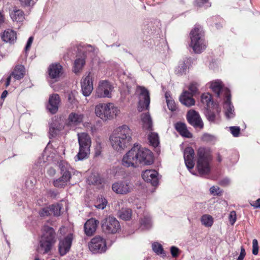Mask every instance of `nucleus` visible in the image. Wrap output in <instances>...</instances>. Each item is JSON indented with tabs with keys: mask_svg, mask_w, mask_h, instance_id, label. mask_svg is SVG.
Returning a JSON list of instances; mask_svg holds the SVG:
<instances>
[{
	"mask_svg": "<svg viewBox=\"0 0 260 260\" xmlns=\"http://www.w3.org/2000/svg\"><path fill=\"white\" fill-rule=\"evenodd\" d=\"M153 162V156L151 151L142 147L138 144H134L131 150L123 155L121 161L123 166L133 168L141 165H150Z\"/></svg>",
	"mask_w": 260,
	"mask_h": 260,
	"instance_id": "nucleus-1",
	"label": "nucleus"
},
{
	"mask_svg": "<svg viewBox=\"0 0 260 260\" xmlns=\"http://www.w3.org/2000/svg\"><path fill=\"white\" fill-rule=\"evenodd\" d=\"M132 132L126 125L117 127L110 137L111 145L117 151L121 152L127 148L132 141Z\"/></svg>",
	"mask_w": 260,
	"mask_h": 260,
	"instance_id": "nucleus-2",
	"label": "nucleus"
},
{
	"mask_svg": "<svg viewBox=\"0 0 260 260\" xmlns=\"http://www.w3.org/2000/svg\"><path fill=\"white\" fill-rule=\"evenodd\" d=\"M42 235L37 251L41 254L48 253L54 244L55 233L54 229L48 225H44L42 229Z\"/></svg>",
	"mask_w": 260,
	"mask_h": 260,
	"instance_id": "nucleus-3",
	"label": "nucleus"
},
{
	"mask_svg": "<svg viewBox=\"0 0 260 260\" xmlns=\"http://www.w3.org/2000/svg\"><path fill=\"white\" fill-rule=\"evenodd\" d=\"M94 112L97 117L104 121L111 120L117 116L119 109L112 103H99L95 107Z\"/></svg>",
	"mask_w": 260,
	"mask_h": 260,
	"instance_id": "nucleus-4",
	"label": "nucleus"
},
{
	"mask_svg": "<svg viewBox=\"0 0 260 260\" xmlns=\"http://www.w3.org/2000/svg\"><path fill=\"white\" fill-rule=\"evenodd\" d=\"M197 168L199 173L203 175L208 174L211 171L212 156L210 151L205 148H200L197 151Z\"/></svg>",
	"mask_w": 260,
	"mask_h": 260,
	"instance_id": "nucleus-5",
	"label": "nucleus"
},
{
	"mask_svg": "<svg viewBox=\"0 0 260 260\" xmlns=\"http://www.w3.org/2000/svg\"><path fill=\"white\" fill-rule=\"evenodd\" d=\"M191 42L190 46L196 53H201L206 48L205 40L203 37L204 32L202 27L199 25H196L190 32Z\"/></svg>",
	"mask_w": 260,
	"mask_h": 260,
	"instance_id": "nucleus-6",
	"label": "nucleus"
},
{
	"mask_svg": "<svg viewBox=\"0 0 260 260\" xmlns=\"http://www.w3.org/2000/svg\"><path fill=\"white\" fill-rule=\"evenodd\" d=\"M78 139L79 150L76 156L78 160H82L87 158L90 154L91 140L89 135L86 133L78 134Z\"/></svg>",
	"mask_w": 260,
	"mask_h": 260,
	"instance_id": "nucleus-7",
	"label": "nucleus"
},
{
	"mask_svg": "<svg viewBox=\"0 0 260 260\" xmlns=\"http://www.w3.org/2000/svg\"><path fill=\"white\" fill-rule=\"evenodd\" d=\"M61 170V176L53 182V185L57 188L65 187L70 182L71 178V167L69 164L64 161H61L59 164Z\"/></svg>",
	"mask_w": 260,
	"mask_h": 260,
	"instance_id": "nucleus-8",
	"label": "nucleus"
},
{
	"mask_svg": "<svg viewBox=\"0 0 260 260\" xmlns=\"http://www.w3.org/2000/svg\"><path fill=\"white\" fill-rule=\"evenodd\" d=\"M103 232L106 234H114L120 230L119 222L114 216H109L101 221Z\"/></svg>",
	"mask_w": 260,
	"mask_h": 260,
	"instance_id": "nucleus-9",
	"label": "nucleus"
},
{
	"mask_svg": "<svg viewBox=\"0 0 260 260\" xmlns=\"http://www.w3.org/2000/svg\"><path fill=\"white\" fill-rule=\"evenodd\" d=\"M88 248L93 253H102L107 249L106 240L103 237L96 236L88 243Z\"/></svg>",
	"mask_w": 260,
	"mask_h": 260,
	"instance_id": "nucleus-10",
	"label": "nucleus"
},
{
	"mask_svg": "<svg viewBox=\"0 0 260 260\" xmlns=\"http://www.w3.org/2000/svg\"><path fill=\"white\" fill-rule=\"evenodd\" d=\"M136 92L139 95L138 110L142 111L148 109L150 99L148 90L144 87L138 86Z\"/></svg>",
	"mask_w": 260,
	"mask_h": 260,
	"instance_id": "nucleus-11",
	"label": "nucleus"
},
{
	"mask_svg": "<svg viewBox=\"0 0 260 260\" xmlns=\"http://www.w3.org/2000/svg\"><path fill=\"white\" fill-rule=\"evenodd\" d=\"M113 86L107 80L101 81L96 89L95 95L98 98H110Z\"/></svg>",
	"mask_w": 260,
	"mask_h": 260,
	"instance_id": "nucleus-12",
	"label": "nucleus"
},
{
	"mask_svg": "<svg viewBox=\"0 0 260 260\" xmlns=\"http://www.w3.org/2000/svg\"><path fill=\"white\" fill-rule=\"evenodd\" d=\"M186 119L188 122L195 128H203V121L199 113L195 110H189L186 114Z\"/></svg>",
	"mask_w": 260,
	"mask_h": 260,
	"instance_id": "nucleus-13",
	"label": "nucleus"
},
{
	"mask_svg": "<svg viewBox=\"0 0 260 260\" xmlns=\"http://www.w3.org/2000/svg\"><path fill=\"white\" fill-rule=\"evenodd\" d=\"M133 184L128 181H120L115 182L112 185V189L117 194H126L133 190Z\"/></svg>",
	"mask_w": 260,
	"mask_h": 260,
	"instance_id": "nucleus-14",
	"label": "nucleus"
},
{
	"mask_svg": "<svg viewBox=\"0 0 260 260\" xmlns=\"http://www.w3.org/2000/svg\"><path fill=\"white\" fill-rule=\"evenodd\" d=\"M81 88L83 95L89 96L93 90L92 78L91 73L89 72L85 77H83L81 82Z\"/></svg>",
	"mask_w": 260,
	"mask_h": 260,
	"instance_id": "nucleus-15",
	"label": "nucleus"
},
{
	"mask_svg": "<svg viewBox=\"0 0 260 260\" xmlns=\"http://www.w3.org/2000/svg\"><path fill=\"white\" fill-rule=\"evenodd\" d=\"M48 72L49 78L57 81L63 74V68L59 63H52L49 66Z\"/></svg>",
	"mask_w": 260,
	"mask_h": 260,
	"instance_id": "nucleus-16",
	"label": "nucleus"
},
{
	"mask_svg": "<svg viewBox=\"0 0 260 260\" xmlns=\"http://www.w3.org/2000/svg\"><path fill=\"white\" fill-rule=\"evenodd\" d=\"M73 239V234H70L63 240L60 241L58 245V250L61 255H64L69 251Z\"/></svg>",
	"mask_w": 260,
	"mask_h": 260,
	"instance_id": "nucleus-17",
	"label": "nucleus"
},
{
	"mask_svg": "<svg viewBox=\"0 0 260 260\" xmlns=\"http://www.w3.org/2000/svg\"><path fill=\"white\" fill-rule=\"evenodd\" d=\"M60 99L58 94H53L50 95L47 105V109L52 114H55L58 109Z\"/></svg>",
	"mask_w": 260,
	"mask_h": 260,
	"instance_id": "nucleus-18",
	"label": "nucleus"
},
{
	"mask_svg": "<svg viewBox=\"0 0 260 260\" xmlns=\"http://www.w3.org/2000/svg\"><path fill=\"white\" fill-rule=\"evenodd\" d=\"M158 173L154 170H147L143 172L142 176L146 182H150L153 186H156L158 183Z\"/></svg>",
	"mask_w": 260,
	"mask_h": 260,
	"instance_id": "nucleus-19",
	"label": "nucleus"
},
{
	"mask_svg": "<svg viewBox=\"0 0 260 260\" xmlns=\"http://www.w3.org/2000/svg\"><path fill=\"white\" fill-rule=\"evenodd\" d=\"M194 151L192 148L189 147L185 148L184 152V158L186 166L188 169H191L194 167Z\"/></svg>",
	"mask_w": 260,
	"mask_h": 260,
	"instance_id": "nucleus-20",
	"label": "nucleus"
},
{
	"mask_svg": "<svg viewBox=\"0 0 260 260\" xmlns=\"http://www.w3.org/2000/svg\"><path fill=\"white\" fill-rule=\"evenodd\" d=\"M99 221L94 218L88 219L84 224V231L87 236H91L95 232Z\"/></svg>",
	"mask_w": 260,
	"mask_h": 260,
	"instance_id": "nucleus-21",
	"label": "nucleus"
},
{
	"mask_svg": "<svg viewBox=\"0 0 260 260\" xmlns=\"http://www.w3.org/2000/svg\"><path fill=\"white\" fill-rule=\"evenodd\" d=\"M193 95L187 91H184L179 98L180 102L187 107H190L195 104V100L192 98Z\"/></svg>",
	"mask_w": 260,
	"mask_h": 260,
	"instance_id": "nucleus-22",
	"label": "nucleus"
},
{
	"mask_svg": "<svg viewBox=\"0 0 260 260\" xmlns=\"http://www.w3.org/2000/svg\"><path fill=\"white\" fill-rule=\"evenodd\" d=\"M63 129V126L58 120H55L50 124L49 138L55 137Z\"/></svg>",
	"mask_w": 260,
	"mask_h": 260,
	"instance_id": "nucleus-23",
	"label": "nucleus"
},
{
	"mask_svg": "<svg viewBox=\"0 0 260 260\" xmlns=\"http://www.w3.org/2000/svg\"><path fill=\"white\" fill-rule=\"evenodd\" d=\"M175 128L179 134L185 138H191L192 134L189 132L185 123L182 122H177L175 124Z\"/></svg>",
	"mask_w": 260,
	"mask_h": 260,
	"instance_id": "nucleus-24",
	"label": "nucleus"
},
{
	"mask_svg": "<svg viewBox=\"0 0 260 260\" xmlns=\"http://www.w3.org/2000/svg\"><path fill=\"white\" fill-rule=\"evenodd\" d=\"M226 100L224 103V108L226 110L225 115L228 118H231L233 117V106L231 104V94L228 90L225 91Z\"/></svg>",
	"mask_w": 260,
	"mask_h": 260,
	"instance_id": "nucleus-25",
	"label": "nucleus"
},
{
	"mask_svg": "<svg viewBox=\"0 0 260 260\" xmlns=\"http://www.w3.org/2000/svg\"><path fill=\"white\" fill-rule=\"evenodd\" d=\"M1 37L4 41L11 44L14 43L17 39L16 32L10 29L5 30Z\"/></svg>",
	"mask_w": 260,
	"mask_h": 260,
	"instance_id": "nucleus-26",
	"label": "nucleus"
},
{
	"mask_svg": "<svg viewBox=\"0 0 260 260\" xmlns=\"http://www.w3.org/2000/svg\"><path fill=\"white\" fill-rule=\"evenodd\" d=\"M220 110L219 108L217 107L216 108V112L212 111L210 110L207 109L205 113V116L209 121L215 123L220 119Z\"/></svg>",
	"mask_w": 260,
	"mask_h": 260,
	"instance_id": "nucleus-27",
	"label": "nucleus"
},
{
	"mask_svg": "<svg viewBox=\"0 0 260 260\" xmlns=\"http://www.w3.org/2000/svg\"><path fill=\"white\" fill-rule=\"evenodd\" d=\"M11 74V76H12L15 80H20L22 79L25 75V68L21 64L17 65Z\"/></svg>",
	"mask_w": 260,
	"mask_h": 260,
	"instance_id": "nucleus-28",
	"label": "nucleus"
},
{
	"mask_svg": "<svg viewBox=\"0 0 260 260\" xmlns=\"http://www.w3.org/2000/svg\"><path fill=\"white\" fill-rule=\"evenodd\" d=\"M142 126L144 129L148 131L152 130V121L149 113H143L141 115Z\"/></svg>",
	"mask_w": 260,
	"mask_h": 260,
	"instance_id": "nucleus-29",
	"label": "nucleus"
},
{
	"mask_svg": "<svg viewBox=\"0 0 260 260\" xmlns=\"http://www.w3.org/2000/svg\"><path fill=\"white\" fill-rule=\"evenodd\" d=\"M10 16L13 21L22 22L24 19V14L22 10L14 8L10 13Z\"/></svg>",
	"mask_w": 260,
	"mask_h": 260,
	"instance_id": "nucleus-30",
	"label": "nucleus"
},
{
	"mask_svg": "<svg viewBox=\"0 0 260 260\" xmlns=\"http://www.w3.org/2000/svg\"><path fill=\"white\" fill-rule=\"evenodd\" d=\"M84 115L74 112L70 113L68 117V122L70 125H78L82 122Z\"/></svg>",
	"mask_w": 260,
	"mask_h": 260,
	"instance_id": "nucleus-31",
	"label": "nucleus"
},
{
	"mask_svg": "<svg viewBox=\"0 0 260 260\" xmlns=\"http://www.w3.org/2000/svg\"><path fill=\"white\" fill-rule=\"evenodd\" d=\"M210 87L213 91L216 93L217 96L219 97L220 96V91L223 87L221 82L219 80L212 81L211 83Z\"/></svg>",
	"mask_w": 260,
	"mask_h": 260,
	"instance_id": "nucleus-32",
	"label": "nucleus"
},
{
	"mask_svg": "<svg viewBox=\"0 0 260 260\" xmlns=\"http://www.w3.org/2000/svg\"><path fill=\"white\" fill-rule=\"evenodd\" d=\"M148 140L150 144L154 147L158 146L159 144V137L157 133L150 132L148 135Z\"/></svg>",
	"mask_w": 260,
	"mask_h": 260,
	"instance_id": "nucleus-33",
	"label": "nucleus"
},
{
	"mask_svg": "<svg viewBox=\"0 0 260 260\" xmlns=\"http://www.w3.org/2000/svg\"><path fill=\"white\" fill-rule=\"evenodd\" d=\"M132 211L130 209H122L119 214L120 218L124 220H128L132 217Z\"/></svg>",
	"mask_w": 260,
	"mask_h": 260,
	"instance_id": "nucleus-34",
	"label": "nucleus"
},
{
	"mask_svg": "<svg viewBox=\"0 0 260 260\" xmlns=\"http://www.w3.org/2000/svg\"><path fill=\"white\" fill-rule=\"evenodd\" d=\"M201 102L203 104L206 105L207 107H209L210 105H212L213 103L211 94L209 93L203 94L201 96Z\"/></svg>",
	"mask_w": 260,
	"mask_h": 260,
	"instance_id": "nucleus-35",
	"label": "nucleus"
},
{
	"mask_svg": "<svg viewBox=\"0 0 260 260\" xmlns=\"http://www.w3.org/2000/svg\"><path fill=\"white\" fill-rule=\"evenodd\" d=\"M85 63L84 57L77 58L74 62V72L77 73L79 72L83 67Z\"/></svg>",
	"mask_w": 260,
	"mask_h": 260,
	"instance_id": "nucleus-36",
	"label": "nucleus"
},
{
	"mask_svg": "<svg viewBox=\"0 0 260 260\" xmlns=\"http://www.w3.org/2000/svg\"><path fill=\"white\" fill-rule=\"evenodd\" d=\"M201 222L205 226L211 227L213 223V218L211 215L205 214L202 216Z\"/></svg>",
	"mask_w": 260,
	"mask_h": 260,
	"instance_id": "nucleus-37",
	"label": "nucleus"
},
{
	"mask_svg": "<svg viewBox=\"0 0 260 260\" xmlns=\"http://www.w3.org/2000/svg\"><path fill=\"white\" fill-rule=\"evenodd\" d=\"M166 102L167 103V106L169 110L172 111H174L176 109V106L174 100H172V98L170 96L167 95V93L165 94Z\"/></svg>",
	"mask_w": 260,
	"mask_h": 260,
	"instance_id": "nucleus-38",
	"label": "nucleus"
},
{
	"mask_svg": "<svg viewBox=\"0 0 260 260\" xmlns=\"http://www.w3.org/2000/svg\"><path fill=\"white\" fill-rule=\"evenodd\" d=\"M51 209V213H52L54 216H58L60 214L61 207L58 205H52L49 206Z\"/></svg>",
	"mask_w": 260,
	"mask_h": 260,
	"instance_id": "nucleus-39",
	"label": "nucleus"
},
{
	"mask_svg": "<svg viewBox=\"0 0 260 260\" xmlns=\"http://www.w3.org/2000/svg\"><path fill=\"white\" fill-rule=\"evenodd\" d=\"M152 249L157 254H165L162 246L158 243H154L152 244Z\"/></svg>",
	"mask_w": 260,
	"mask_h": 260,
	"instance_id": "nucleus-40",
	"label": "nucleus"
},
{
	"mask_svg": "<svg viewBox=\"0 0 260 260\" xmlns=\"http://www.w3.org/2000/svg\"><path fill=\"white\" fill-rule=\"evenodd\" d=\"M89 181L94 185H98L101 183V179L98 175H92L89 178Z\"/></svg>",
	"mask_w": 260,
	"mask_h": 260,
	"instance_id": "nucleus-41",
	"label": "nucleus"
},
{
	"mask_svg": "<svg viewBox=\"0 0 260 260\" xmlns=\"http://www.w3.org/2000/svg\"><path fill=\"white\" fill-rule=\"evenodd\" d=\"M39 214L41 217L48 216L51 215V209L49 206L45 207L42 208L39 212Z\"/></svg>",
	"mask_w": 260,
	"mask_h": 260,
	"instance_id": "nucleus-42",
	"label": "nucleus"
},
{
	"mask_svg": "<svg viewBox=\"0 0 260 260\" xmlns=\"http://www.w3.org/2000/svg\"><path fill=\"white\" fill-rule=\"evenodd\" d=\"M198 84L196 82H191L189 85L188 89L190 91V93L194 95L198 92Z\"/></svg>",
	"mask_w": 260,
	"mask_h": 260,
	"instance_id": "nucleus-43",
	"label": "nucleus"
},
{
	"mask_svg": "<svg viewBox=\"0 0 260 260\" xmlns=\"http://www.w3.org/2000/svg\"><path fill=\"white\" fill-rule=\"evenodd\" d=\"M102 148L103 146L102 143L99 141H96L95 147V154L96 156H99L101 154Z\"/></svg>",
	"mask_w": 260,
	"mask_h": 260,
	"instance_id": "nucleus-44",
	"label": "nucleus"
},
{
	"mask_svg": "<svg viewBox=\"0 0 260 260\" xmlns=\"http://www.w3.org/2000/svg\"><path fill=\"white\" fill-rule=\"evenodd\" d=\"M203 141L205 142H211L215 140V137L209 134H204L202 138Z\"/></svg>",
	"mask_w": 260,
	"mask_h": 260,
	"instance_id": "nucleus-45",
	"label": "nucleus"
},
{
	"mask_svg": "<svg viewBox=\"0 0 260 260\" xmlns=\"http://www.w3.org/2000/svg\"><path fill=\"white\" fill-rule=\"evenodd\" d=\"M258 252V242L256 239H253L252 241V253L254 255H257Z\"/></svg>",
	"mask_w": 260,
	"mask_h": 260,
	"instance_id": "nucleus-46",
	"label": "nucleus"
},
{
	"mask_svg": "<svg viewBox=\"0 0 260 260\" xmlns=\"http://www.w3.org/2000/svg\"><path fill=\"white\" fill-rule=\"evenodd\" d=\"M230 131L232 135L234 137H237L239 136L240 128L238 126H231L230 127Z\"/></svg>",
	"mask_w": 260,
	"mask_h": 260,
	"instance_id": "nucleus-47",
	"label": "nucleus"
},
{
	"mask_svg": "<svg viewBox=\"0 0 260 260\" xmlns=\"http://www.w3.org/2000/svg\"><path fill=\"white\" fill-rule=\"evenodd\" d=\"M229 220L232 225H233L236 220V213L234 211H231L229 215Z\"/></svg>",
	"mask_w": 260,
	"mask_h": 260,
	"instance_id": "nucleus-48",
	"label": "nucleus"
},
{
	"mask_svg": "<svg viewBox=\"0 0 260 260\" xmlns=\"http://www.w3.org/2000/svg\"><path fill=\"white\" fill-rule=\"evenodd\" d=\"M150 222L151 220L149 217H144L141 221V224L144 225L147 228L150 226Z\"/></svg>",
	"mask_w": 260,
	"mask_h": 260,
	"instance_id": "nucleus-49",
	"label": "nucleus"
},
{
	"mask_svg": "<svg viewBox=\"0 0 260 260\" xmlns=\"http://www.w3.org/2000/svg\"><path fill=\"white\" fill-rule=\"evenodd\" d=\"M107 202L106 199H102V203L96 205L95 207L98 209H104L106 207V206L107 205Z\"/></svg>",
	"mask_w": 260,
	"mask_h": 260,
	"instance_id": "nucleus-50",
	"label": "nucleus"
},
{
	"mask_svg": "<svg viewBox=\"0 0 260 260\" xmlns=\"http://www.w3.org/2000/svg\"><path fill=\"white\" fill-rule=\"evenodd\" d=\"M179 251V249L175 246H172L171 247V253L173 257H177L178 255V253Z\"/></svg>",
	"mask_w": 260,
	"mask_h": 260,
	"instance_id": "nucleus-51",
	"label": "nucleus"
},
{
	"mask_svg": "<svg viewBox=\"0 0 260 260\" xmlns=\"http://www.w3.org/2000/svg\"><path fill=\"white\" fill-rule=\"evenodd\" d=\"M68 101L71 105L75 104L76 102V99L72 94H69Z\"/></svg>",
	"mask_w": 260,
	"mask_h": 260,
	"instance_id": "nucleus-52",
	"label": "nucleus"
},
{
	"mask_svg": "<svg viewBox=\"0 0 260 260\" xmlns=\"http://www.w3.org/2000/svg\"><path fill=\"white\" fill-rule=\"evenodd\" d=\"M219 190V187H216L215 186H212L210 189L211 193H216V194H218L220 193Z\"/></svg>",
	"mask_w": 260,
	"mask_h": 260,
	"instance_id": "nucleus-53",
	"label": "nucleus"
},
{
	"mask_svg": "<svg viewBox=\"0 0 260 260\" xmlns=\"http://www.w3.org/2000/svg\"><path fill=\"white\" fill-rule=\"evenodd\" d=\"M19 1L20 2V4L22 6H28L30 5L31 2L32 0H19Z\"/></svg>",
	"mask_w": 260,
	"mask_h": 260,
	"instance_id": "nucleus-54",
	"label": "nucleus"
},
{
	"mask_svg": "<svg viewBox=\"0 0 260 260\" xmlns=\"http://www.w3.org/2000/svg\"><path fill=\"white\" fill-rule=\"evenodd\" d=\"M245 255V249L243 247H242L241 248V252H240V255L239 256L238 258H239V259L243 260Z\"/></svg>",
	"mask_w": 260,
	"mask_h": 260,
	"instance_id": "nucleus-55",
	"label": "nucleus"
},
{
	"mask_svg": "<svg viewBox=\"0 0 260 260\" xmlns=\"http://www.w3.org/2000/svg\"><path fill=\"white\" fill-rule=\"evenodd\" d=\"M32 41H33V37H30L28 41H27V44L26 45V47H25V49L27 50H28L30 48V47L31 46V44L32 43Z\"/></svg>",
	"mask_w": 260,
	"mask_h": 260,
	"instance_id": "nucleus-56",
	"label": "nucleus"
},
{
	"mask_svg": "<svg viewBox=\"0 0 260 260\" xmlns=\"http://www.w3.org/2000/svg\"><path fill=\"white\" fill-rule=\"evenodd\" d=\"M208 0H196L197 5L199 7H201L203 5L207 3Z\"/></svg>",
	"mask_w": 260,
	"mask_h": 260,
	"instance_id": "nucleus-57",
	"label": "nucleus"
},
{
	"mask_svg": "<svg viewBox=\"0 0 260 260\" xmlns=\"http://www.w3.org/2000/svg\"><path fill=\"white\" fill-rule=\"evenodd\" d=\"M186 69V66L184 63H183L182 66V68H181L180 70L179 69V67H178V70L177 71L178 73H179V74L183 73L185 72Z\"/></svg>",
	"mask_w": 260,
	"mask_h": 260,
	"instance_id": "nucleus-58",
	"label": "nucleus"
},
{
	"mask_svg": "<svg viewBox=\"0 0 260 260\" xmlns=\"http://www.w3.org/2000/svg\"><path fill=\"white\" fill-rule=\"evenodd\" d=\"M252 206L256 208H260V199H257Z\"/></svg>",
	"mask_w": 260,
	"mask_h": 260,
	"instance_id": "nucleus-59",
	"label": "nucleus"
},
{
	"mask_svg": "<svg viewBox=\"0 0 260 260\" xmlns=\"http://www.w3.org/2000/svg\"><path fill=\"white\" fill-rule=\"evenodd\" d=\"M5 17L3 14L0 12V26L4 22Z\"/></svg>",
	"mask_w": 260,
	"mask_h": 260,
	"instance_id": "nucleus-60",
	"label": "nucleus"
},
{
	"mask_svg": "<svg viewBox=\"0 0 260 260\" xmlns=\"http://www.w3.org/2000/svg\"><path fill=\"white\" fill-rule=\"evenodd\" d=\"M12 77V76H11V74L10 75V76L7 78L6 83V87L10 85Z\"/></svg>",
	"mask_w": 260,
	"mask_h": 260,
	"instance_id": "nucleus-61",
	"label": "nucleus"
},
{
	"mask_svg": "<svg viewBox=\"0 0 260 260\" xmlns=\"http://www.w3.org/2000/svg\"><path fill=\"white\" fill-rule=\"evenodd\" d=\"M12 77V76H11V74L10 75V76L7 78L6 83V87L10 85Z\"/></svg>",
	"mask_w": 260,
	"mask_h": 260,
	"instance_id": "nucleus-62",
	"label": "nucleus"
},
{
	"mask_svg": "<svg viewBox=\"0 0 260 260\" xmlns=\"http://www.w3.org/2000/svg\"><path fill=\"white\" fill-rule=\"evenodd\" d=\"M12 77V76H11V74L10 75V76L7 78L6 83V87L10 85Z\"/></svg>",
	"mask_w": 260,
	"mask_h": 260,
	"instance_id": "nucleus-63",
	"label": "nucleus"
},
{
	"mask_svg": "<svg viewBox=\"0 0 260 260\" xmlns=\"http://www.w3.org/2000/svg\"><path fill=\"white\" fill-rule=\"evenodd\" d=\"M7 95H8V91L7 90H4L1 95V98L2 99H4L7 96Z\"/></svg>",
	"mask_w": 260,
	"mask_h": 260,
	"instance_id": "nucleus-64",
	"label": "nucleus"
}]
</instances>
